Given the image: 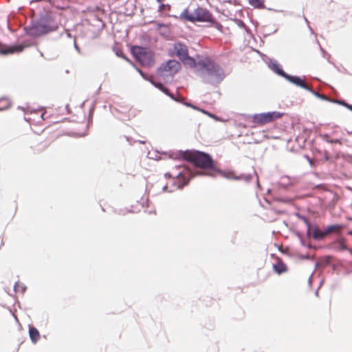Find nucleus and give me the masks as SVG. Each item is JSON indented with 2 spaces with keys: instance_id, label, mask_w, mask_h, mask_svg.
I'll list each match as a JSON object with an SVG mask.
<instances>
[{
  "instance_id": "obj_17",
  "label": "nucleus",
  "mask_w": 352,
  "mask_h": 352,
  "mask_svg": "<svg viewBox=\"0 0 352 352\" xmlns=\"http://www.w3.org/2000/svg\"><path fill=\"white\" fill-rule=\"evenodd\" d=\"M274 270L278 274H280L287 271V266L282 261H279L273 265Z\"/></svg>"
},
{
  "instance_id": "obj_44",
  "label": "nucleus",
  "mask_w": 352,
  "mask_h": 352,
  "mask_svg": "<svg viewBox=\"0 0 352 352\" xmlns=\"http://www.w3.org/2000/svg\"><path fill=\"white\" fill-rule=\"evenodd\" d=\"M159 25H160V26H164V27H165V25H164V24H160Z\"/></svg>"
},
{
  "instance_id": "obj_32",
  "label": "nucleus",
  "mask_w": 352,
  "mask_h": 352,
  "mask_svg": "<svg viewBox=\"0 0 352 352\" xmlns=\"http://www.w3.org/2000/svg\"><path fill=\"white\" fill-rule=\"evenodd\" d=\"M299 238H300V243H301L302 245H303L305 247L307 246L308 248H311V245H307L306 242H305V239L302 237H301L300 235H299Z\"/></svg>"
},
{
  "instance_id": "obj_21",
  "label": "nucleus",
  "mask_w": 352,
  "mask_h": 352,
  "mask_svg": "<svg viewBox=\"0 0 352 352\" xmlns=\"http://www.w3.org/2000/svg\"><path fill=\"white\" fill-rule=\"evenodd\" d=\"M10 105V102L8 98L0 99V111L8 109Z\"/></svg>"
},
{
  "instance_id": "obj_47",
  "label": "nucleus",
  "mask_w": 352,
  "mask_h": 352,
  "mask_svg": "<svg viewBox=\"0 0 352 352\" xmlns=\"http://www.w3.org/2000/svg\"><path fill=\"white\" fill-rule=\"evenodd\" d=\"M126 140H127L128 142L129 141V138L126 137Z\"/></svg>"
},
{
  "instance_id": "obj_30",
  "label": "nucleus",
  "mask_w": 352,
  "mask_h": 352,
  "mask_svg": "<svg viewBox=\"0 0 352 352\" xmlns=\"http://www.w3.org/2000/svg\"><path fill=\"white\" fill-rule=\"evenodd\" d=\"M166 8H168V10H170V6L168 4H161V5L159 6L158 11H159V12H162V11H164Z\"/></svg>"
},
{
  "instance_id": "obj_16",
  "label": "nucleus",
  "mask_w": 352,
  "mask_h": 352,
  "mask_svg": "<svg viewBox=\"0 0 352 352\" xmlns=\"http://www.w3.org/2000/svg\"><path fill=\"white\" fill-rule=\"evenodd\" d=\"M29 336L32 343L36 344L40 338V333L36 327L29 326Z\"/></svg>"
},
{
  "instance_id": "obj_33",
  "label": "nucleus",
  "mask_w": 352,
  "mask_h": 352,
  "mask_svg": "<svg viewBox=\"0 0 352 352\" xmlns=\"http://www.w3.org/2000/svg\"><path fill=\"white\" fill-rule=\"evenodd\" d=\"M333 102L335 103H337V104H339L340 105H342L344 107H345V105H346V102L344 100H334Z\"/></svg>"
},
{
  "instance_id": "obj_4",
  "label": "nucleus",
  "mask_w": 352,
  "mask_h": 352,
  "mask_svg": "<svg viewBox=\"0 0 352 352\" xmlns=\"http://www.w3.org/2000/svg\"><path fill=\"white\" fill-rule=\"evenodd\" d=\"M180 18L184 19L190 22H208L214 23V19L210 12L205 8L197 7L192 13H188V10H184L180 14Z\"/></svg>"
},
{
  "instance_id": "obj_9",
  "label": "nucleus",
  "mask_w": 352,
  "mask_h": 352,
  "mask_svg": "<svg viewBox=\"0 0 352 352\" xmlns=\"http://www.w3.org/2000/svg\"><path fill=\"white\" fill-rule=\"evenodd\" d=\"M300 218L303 221L307 226V234L308 236L312 235V237L316 240H321L327 236L326 234H324V230L322 231L314 228L312 231L311 225L305 217L301 216Z\"/></svg>"
},
{
  "instance_id": "obj_1",
  "label": "nucleus",
  "mask_w": 352,
  "mask_h": 352,
  "mask_svg": "<svg viewBox=\"0 0 352 352\" xmlns=\"http://www.w3.org/2000/svg\"><path fill=\"white\" fill-rule=\"evenodd\" d=\"M168 156L171 159H184L193 164L197 168L215 171L214 160L206 153L199 151H170Z\"/></svg>"
},
{
  "instance_id": "obj_37",
  "label": "nucleus",
  "mask_w": 352,
  "mask_h": 352,
  "mask_svg": "<svg viewBox=\"0 0 352 352\" xmlns=\"http://www.w3.org/2000/svg\"><path fill=\"white\" fill-rule=\"evenodd\" d=\"M320 50H321L322 52L323 53V54H328L321 47H320Z\"/></svg>"
},
{
  "instance_id": "obj_43",
  "label": "nucleus",
  "mask_w": 352,
  "mask_h": 352,
  "mask_svg": "<svg viewBox=\"0 0 352 352\" xmlns=\"http://www.w3.org/2000/svg\"><path fill=\"white\" fill-rule=\"evenodd\" d=\"M157 2L160 3L162 1H163L164 0H156Z\"/></svg>"
},
{
  "instance_id": "obj_19",
  "label": "nucleus",
  "mask_w": 352,
  "mask_h": 352,
  "mask_svg": "<svg viewBox=\"0 0 352 352\" xmlns=\"http://www.w3.org/2000/svg\"><path fill=\"white\" fill-rule=\"evenodd\" d=\"M249 3L256 8H264V0H249Z\"/></svg>"
},
{
  "instance_id": "obj_2",
  "label": "nucleus",
  "mask_w": 352,
  "mask_h": 352,
  "mask_svg": "<svg viewBox=\"0 0 352 352\" xmlns=\"http://www.w3.org/2000/svg\"><path fill=\"white\" fill-rule=\"evenodd\" d=\"M202 81L216 86L224 79L226 75L223 69L210 58H204V62L198 65V73Z\"/></svg>"
},
{
  "instance_id": "obj_39",
  "label": "nucleus",
  "mask_w": 352,
  "mask_h": 352,
  "mask_svg": "<svg viewBox=\"0 0 352 352\" xmlns=\"http://www.w3.org/2000/svg\"><path fill=\"white\" fill-rule=\"evenodd\" d=\"M67 36L71 37V34L68 31H67Z\"/></svg>"
},
{
  "instance_id": "obj_20",
  "label": "nucleus",
  "mask_w": 352,
  "mask_h": 352,
  "mask_svg": "<svg viewBox=\"0 0 352 352\" xmlns=\"http://www.w3.org/2000/svg\"><path fill=\"white\" fill-rule=\"evenodd\" d=\"M332 260L331 256H327L323 259H322L319 263H316V266L322 265L323 267H325L327 265H329Z\"/></svg>"
},
{
  "instance_id": "obj_6",
  "label": "nucleus",
  "mask_w": 352,
  "mask_h": 352,
  "mask_svg": "<svg viewBox=\"0 0 352 352\" xmlns=\"http://www.w3.org/2000/svg\"><path fill=\"white\" fill-rule=\"evenodd\" d=\"M131 53L135 59L143 65L149 66L154 62L153 54L144 47L134 46L131 49Z\"/></svg>"
},
{
  "instance_id": "obj_41",
  "label": "nucleus",
  "mask_w": 352,
  "mask_h": 352,
  "mask_svg": "<svg viewBox=\"0 0 352 352\" xmlns=\"http://www.w3.org/2000/svg\"><path fill=\"white\" fill-rule=\"evenodd\" d=\"M139 142H140V143H141V144H144V143H145V141H144V140H140L139 141Z\"/></svg>"
},
{
  "instance_id": "obj_5",
  "label": "nucleus",
  "mask_w": 352,
  "mask_h": 352,
  "mask_svg": "<svg viewBox=\"0 0 352 352\" xmlns=\"http://www.w3.org/2000/svg\"><path fill=\"white\" fill-rule=\"evenodd\" d=\"M181 69V64L179 61L172 59L162 63L157 70V74L165 80L173 77Z\"/></svg>"
},
{
  "instance_id": "obj_15",
  "label": "nucleus",
  "mask_w": 352,
  "mask_h": 352,
  "mask_svg": "<svg viewBox=\"0 0 352 352\" xmlns=\"http://www.w3.org/2000/svg\"><path fill=\"white\" fill-rule=\"evenodd\" d=\"M151 83L154 87H155L158 89H160L161 91L164 93L166 95L168 96L171 99H173V100L177 101V100L175 98L174 95L173 94H171L169 91V90L163 85V84L162 82H157L153 80H151Z\"/></svg>"
},
{
  "instance_id": "obj_28",
  "label": "nucleus",
  "mask_w": 352,
  "mask_h": 352,
  "mask_svg": "<svg viewBox=\"0 0 352 352\" xmlns=\"http://www.w3.org/2000/svg\"><path fill=\"white\" fill-rule=\"evenodd\" d=\"M237 25H239V27L244 28L245 30V31L247 32V33H248V34L250 33V29L248 28H247L245 24L242 21L238 20Z\"/></svg>"
},
{
  "instance_id": "obj_42",
  "label": "nucleus",
  "mask_w": 352,
  "mask_h": 352,
  "mask_svg": "<svg viewBox=\"0 0 352 352\" xmlns=\"http://www.w3.org/2000/svg\"><path fill=\"white\" fill-rule=\"evenodd\" d=\"M309 29L310 30V31L311 32V33H314V30H312V28H311L310 26H309Z\"/></svg>"
},
{
  "instance_id": "obj_18",
  "label": "nucleus",
  "mask_w": 352,
  "mask_h": 352,
  "mask_svg": "<svg viewBox=\"0 0 352 352\" xmlns=\"http://www.w3.org/2000/svg\"><path fill=\"white\" fill-rule=\"evenodd\" d=\"M342 228H343V226L342 225H340V224L331 225V226H329L324 230V234H326V235H328L329 234H330L331 232H338V231H340Z\"/></svg>"
},
{
  "instance_id": "obj_14",
  "label": "nucleus",
  "mask_w": 352,
  "mask_h": 352,
  "mask_svg": "<svg viewBox=\"0 0 352 352\" xmlns=\"http://www.w3.org/2000/svg\"><path fill=\"white\" fill-rule=\"evenodd\" d=\"M269 67L273 70L276 74L284 78V74L285 73L281 68V66L276 62V60L270 59L268 63Z\"/></svg>"
},
{
  "instance_id": "obj_10",
  "label": "nucleus",
  "mask_w": 352,
  "mask_h": 352,
  "mask_svg": "<svg viewBox=\"0 0 352 352\" xmlns=\"http://www.w3.org/2000/svg\"><path fill=\"white\" fill-rule=\"evenodd\" d=\"M173 52L182 60L188 55V49L185 44L181 42H176L173 45Z\"/></svg>"
},
{
  "instance_id": "obj_3",
  "label": "nucleus",
  "mask_w": 352,
  "mask_h": 352,
  "mask_svg": "<svg viewBox=\"0 0 352 352\" xmlns=\"http://www.w3.org/2000/svg\"><path fill=\"white\" fill-rule=\"evenodd\" d=\"M180 170L175 173V175H172L170 173H165L164 176L166 177H176L177 178V181H174L172 186L168 189V185H164L162 187L163 192H173L175 189H181L185 186L188 185L190 180L197 175H208L211 177H214V174L212 173H206L203 170H195L193 171L188 167L186 166H179Z\"/></svg>"
},
{
  "instance_id": "obj_46",
  "label": "nucleus",
  "mask_w": 352,
  "mask_h": 352,
  "mask_svg": "<svg viewBox=\"0 0 352 352\" xmlns=\"http://www.w3.org/2000/svg\"><path fill=\"white\" fill-rule=\"evenodd\" d=\"M126 60H128V62H130V60L127 59L126 58L124 57Z\"/></svg>"
},
{
  "instance_id": "obj_11",
  "label": "nucleus",
  "mask_w": 352,
  "mask_h": 352,
  "mask_svg": "<svg viewBox=\"0 0 352 352\" xmlns=\"http://www.w3.org/2000/svg\"><path fill=\"white\" fill-rule=\"evenodd\" d=\"M284 74V78L290 82L291 83L300 87L305 90L309 89V86L304 82L303 79L300 76H292L287 74V73Z\"/></svg>"
},
{
  "instance_id": "obj_35",
  "label": "nucleus",
  "mask_w": 352,
  "mask_h": 352,
  "mask_svg": "<svg viewBox=\"0 0 352 352\" xmlns=\"http://www.w3.org/2000/svg\"><path fill=\"white\" fill-rule=\"evenodd\" d=\"M345 107H346L348 109L352 111V104L347 103L346 105H345Z\"/></svg>"
},
{
  "instance_id": "obj_12",
  "label": "nucleus",
  "mask_w": 352,
  "mask_h": 352,
  "mask_svg": "<svg viewBox=\"0 0 352 352\" xmlns=\"http://www.w3.org/2000/svg\"><path fill=\"white\" fill-rule=\"evenodd\" d=\"M181 61H182V63L185 65H186L189 67H191V68H194L195 74H197L198 65L200 63L204 62V58H199L197 60H196L195 58H193L192 57H190L189 55H188V56H186V57L184 58Z\"/></svg>"
},
{
  "instance_id": "obj_38",
  "label": "nucleus",
  "mask_w": 352,
  "mask_h": 352,
  "mask_svg": "<svg viewBox=\"0 0 352 352\" xmlns=\"http://www.w3.org/2000/svg\"><path fill=\"white\" fill-rule=\"evenodd\" d=\"M308 282H309V285H311V276H310V277L309 278Z\"/></svg>"
},
{
  "instance_id": "obj_40",
  "label": "nucleus",
  "mask_w": 352,
  "mask_h": 352,
  "mask_svg": "<svg viewBox=\"0 0 352 352\" xmlns=\"http://www.w3.org/2000/svg\"><path fill=\"white\" fill-rule=\"evenodd\" d=\"M305 21L308 24L309 21L305 16H304Z\"/></svg>"
},
{
  "instance_id": "obj_34",
  "label": "nucleus",
  "mask_w": 352,
  "mask_h": 352,
  "mask_svg": "<svg viewBox=\"0 0 352 352\" xmlns=\"http://www.w3.org/2000/svg\"><path fill=\"white\" fill-rule=\"evenodd\" d=\"M74 47H75L76 50L78 53H80V48H79V47L77 45V44H76V41H74Z\"/></svg>"
},
{
  "instance_id": "obj_27",
  "label": "nucleus",
  "mask_w": 352,
  "mask_h": 352,
  "mask_svg": "<svg viewBox=\"0 0 352 352\" xmlns=\"http://www.w3.org/2000/svg\"><path fill=\"white\" fill-rule=\"evenodd\" d=\"M19 287H20V285H19V283H18V282H16V283H15V284H14V292H18V289H19ZM21 292H22V293H24V292H25V289H26V287H25V286H23V285H21Z\"/></svg>"
},
{
  "instance_id": "obj_7",
  "label": "nucleus",
  "mask_w": 352,
  "mask_h": 352,
  "mask_svg": "<svg viewBox=\"0 0 352 352\" xmlns=\"http://www.w3.org/2000/svg\"><path fill=\"white\" fill-rule=\"evenodd\" d=\"M57 28V25L50 19L43 18L33 25L31 33L35 35L43 34L54 31L56 30Z\"/></svg>"
},
{
  "instance_id": "obj_26",
  "label": "nucleus",
  "mask_w": 352,
  "mask_h": 352,
  "mask_svg": "<svg viewBox=\"0 0 352 352\" xmlns=\"http://www.w3.org/2000/svg\"><path fill=\"white\" fill-rule=\"evenodd\" d=\"M216 171L221 173L223 177H225L226 178H227L228 179H233L234 177H236V175H234L233 173H226L221 171V170H217Z\"/></svg>"
},
{
  "instance_id": "obj_24",
  "label": "nucleus",
  "mask_w": 352,
  "mask_h": 352,
  "mask_svg": "<svg viewBox=\"0 0 352 352\" xmlns=\"http://www.w3.org/2000/svg\"><path fill=\"white\" fill-rule=\"evenodd\" d=\"M336 249L337 250H348L352 254V250L349 249L343 241H338Z\"/></svg>"
},
{
  "instance_id": "obj_48",
  "label": "nucleus",
  "mask_w": 352,
  "mask_h": 352,
  "mask_svg": "<svg viewBox=\"0 0 352 352\" xmlns=\"http://www.w3.org/2000/svg\"><path fill=\"white\" fill-rule=\"evenodd\" d=\"M352 272V270H351V271L347 272V273H350V272Z\"/></svg>"
},
{
  "instance_id": "obj_31",
  "label": "nucleus",
  "mask_w": 352,
  "mask_h": 352,
  "mask_svg": "<svg viewBox=\"0 0 352 352\" xmlns=\"http://www.w3.org/2000/svg\"><path fill=\"white\" fill-rule=\"evenodd\" d=\"M201 111H202L203 113H204L205 114H207L208 116H210V117H211V118H214V119H215V120H219V119H218V118H217L216 116H214V115H213V114H212V113H209V112H208V111H204V110H201Z\"/></svg>"
},
{
  "instance_id": "obj_29",
  "label": "nucleus",
  "mask_w": 352,
  "mask_h": 352,
  "mask_svg": "<svg viewBox=\"0 0 352 352\" xmlns=\"http://www.w3.org/2000/svg\"><path fill=\"white\" fill-rule=\"evenodd\" d=\"M136 69H137V71L139 72V74L141 75V76H142L144 79H145V80H148V81H149V82H151V80H151L150 78H148L147 76H146V75H145V74H144V73L142 72V70H140V69H138V68H136Z\"/></svg>"
},
{
  "instance_id": "obj_45",
  "label": "nucleus",
  "mask_w": 352,
  "mask_h": 352,
  "mask_svg": "<svg viewBox=\"0 0 352 352\" xmlns=\"http://www.w3.org/2000/svg\"><path fill=\"white\" fill-rule=\"evenodd\" d=\"M349 234H351V235H352V231H350V232H349Z\"/></svg>"
},
{
  "instance_id": "obj_13",
  "label": "nucleus",
  "mask_w": 352,
  "mask_h": 352,
  "mask_svg": "<svg viewBox=\"0 0 352 352\" xmlns=\"http://www.w3.org/2000/svg\"><path fill=\"white\" fill-rule=\"evenodd\" d=\"M254 178L256 179L257 186L260 187L258 177L256 171H253L252 173L248 174H241L240 175H238V177H234L233 180H243L246 183H249Z\"/></svg>"
},
{
  "instance_id": "obj_36",
  "label": "nucleus",
  "mask_w": 352,
  "mask_h": 352,
  "mask_svg": "<svg viewBox=\"0 0 352 352\" xmlns=\"http://www.w3.org/2000/svg\"><path fill=\"white\" fill-rule=\"evenodd\" d=\"M185 105H186L187 107H190L193 109H197L195 106H193L192 104L188 103V102L185 103Z\"/></svg>"
},
{
  "instance_id": "obj_23",
  "label": "nucleus",
  "mask_w": 352,
  "mask_h": 352,
  "mask_svg": "<svg viewBox=\"0 0 352 352\" xmlns=\"http://www.w3.org/2000/svg\"><path fill=\"white\" fill-rule=\"evenodd\" d=\"M23 48L24 47L22 45H16L14 47V48L11 49L9 52H6L2 49H0V54H6L8 53H12L14 52H22Z\"/></svg>"
},
{
  "instance_id": "obj_8",
  "label": "nucleus",
  "mask_w": 352,
  "mask_h": 352,
  "mask_svg": "<svg viewBox=\"0 0 352 352\" xmlns=\"http://www.w3.org/2000/svg\"><path fill=\"white\" fill-rule=\"evenodd\" d=\"M281 116L282 113L276 111L255 114L253 116V122L255 124H264L280 118Z\"/></svg>"
},
{
  "instance_id": "obj_22",
  "label": "nucleus",
  "mask_w": 352,
  "mask_h": 352,
  "mask_svg": "<svg viewBox=\"0 0 352 352\" xmlns=\"http://www.w3.org/2000/svg\"><path fill=\"white\" fill-rule=\"evenodd\" d=\"M322 140L328 143H335V144H342V142L339 139H331L327 134H324L322 135Z\"/></svg>"
},
{
  "instance_id": "obj_25",
  "label": "nucleus",
  "mask_w": 352,
  "mask_h": 352,
  "mask_svg": "<svg viewBox=\"0 0 352 352\" xmlns=\"http://www.w3.org/2000/svg\"><path fill=\"white\" fill-rule=\"evenodd\" d=\"M307 91L311 92L314 96L318 98H320L323 100H329L328 98L325 95L319 94L318 92L313 90L310 87H309V89H307Z\"/></svg>"
}]
</instances>
